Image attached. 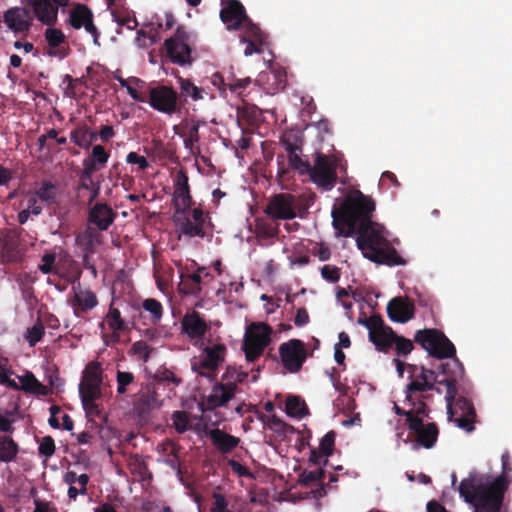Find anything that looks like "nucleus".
<instances>
[{"label": "nucleus", "instance_id": "obj_1", "mask_svg": "<svg viewBox=\"0 0 512 512\" xmlns=\"http://www.w3.org/2000/svg\"><path fill=\"white\" fill-rule=\"evenodd\" d=\"M375 202L356 190L331 212L337 236L356 234V244L365 258L388 266L404 265L405 260L390 245L384 235V227L372 221Z\"/></svg>", "mask_w": 512, "mask_h": 512}, {"label": "nucleus", "instance_id": "obj_2", "mask_svg": "<svg viewBox=\"0 0 512 512\" xmlns=\"http://www.w3.org/2000/svg\"><path fill=\"white\" fill-rule=\"evenodd\" d=\"M502 471L498 476L471 472L458 486L460 498L471 512H501L505 494L512 483V463L509 452L501 456Z\"/></svg>", "mask_w": 512, "mask_h": 512}, {"label": "nucleus", "instance_id": "obj_3", "mask_svg": "<svg viewBox=\"0 0 512 512\" xmlns=\"http://www.w3.org/2000/svg\"><path fill=\"white\" fill-rule=\"evenodd\" d=\"M411 380L404 389L407 395V401L418 405V412L426 411L429 408L426 401L430 398L425 392L435 390L441 393L436 387L437 384L446 386L445 400L447 403V413L452 415V403L457 395L456 383L464 375V367L459 359L441 363L437 370L428 369L424 366L410 365Z\"/></svg>", "mask_w": 512, "mask_h": 512}, {"label": "nucleus", "instance_id": "obj_4", "mask_svg": "<svg viewBox=\"0 0 512 512\" xmlns=\"http://www.w3.org/2000/svg\"><path fill=\"white\" fill-rule=\"evenodd\" d=\"M193 205L190 194L188 176L184 170H179L174 178L173 206L175 208L174 222L180 234L188 237L205 238L206 219L203 209L196 207L187 215Z\"/></svg>", "mask_w": 512, "mask_h": 512}, {"label": "nucleus", "instance_id": "obj_5", "mask_svg": "<svg viewBox=\"0 0 512 512\" xmlns=\"http://www.w3.org/2000/svg\"><path fill=\"white\" fill-rule=\"evenodd\" d=\"M195 45L196 36L181 25L165 40V55L173 64L181 67L191 66L197 59Z\"/></svg>", "mask_w": 512, "mask_h": 512}, {"label": "nucleus", "instance_id": "obj_6", "mask_svg": "<svg viewBox=\"0 0 512 512\" xmlns=\"http://www.w3.org/2000/svg\"><path fill=\"white\" fill-rule=\"evenodd\" d=\"M303 163L306 168L296 169L300 175H309L310 180L325 191L334 188L338 180L337 169L340 166L336 158L317 152L313 165L308 160H304Z\"/></svg>", "mask_w": 512, "mask_h": 512}, {"label": "nucleus", "instance_id": "obj_7", "mask_svg": "<svg viewBox=\"0 0 512 512\" xmlns=\"http://www.w3.org/2000/svg\"><path fill=\"white\" fill-rule=\"evenodd\" d=\"M103 382V369L100 362H89L82 374L79 384V396L84 410L88 414H98L96 401L102 398L101 385Z\"/></svg>", "mask_w": 512, "mask_h": 512}, {"label": "nucleus", "instance_id": "obj_8", "mask_svg": "<svg viewBox=\"0 0 512 512\" xmlns=\"http://www.w3.org/2000/svg\"><path fill=\"white\" fill-rule=\"evenodd\" d=\"M303 133L299 130H287L280 137V144L287 152L288 167L284 165L283 155L277 157L278 162V177L281 180L290 177V169L296 170L297 168H306L303 163L302 147H303Z\"/></svg>", "mask_w": 512, "mask_h": 512}, {"label": "nucleus", "instance_id": "obj_9", "mask_svg": "<svg viewBox=\"0 0 512 512\" xmlns=\"http://www.w3.org/2000/svg\"><path fill=\"white\" fill-rule=\"evenodd\" d=\"M414 341L420 344L430 356L437 359L449 358L450 361L458 359L456 357L454 344L438 329L430 328L418 330L415 333Z\"/></svg>", "mask_w": 512, "mask_h": 512}, {"label": "nucleus", "instance_id": "obj_10", "mask_svg": "<svg viewBox=\"0 0 512 512\" xmlns=\"http://www.w3.org/2000/svg\"><path fill=\"white\" fill-rule=\"evenodd\" d=\"M273 330L270 325L264 322L252 323L246 330L243 351L248 362H254L271 343Z\"/></svg>", "mask_w": 512, "mask_h": 512}, {"label": "nucleus", "instance_id": "obj_11", "mask_svg": "<svg viewBox=\"0 0 512 512\" xmlns=\"http://www.w3.org/2000/svg\"><path fill=\"white\" fill-rule=\"evenodd\" d=\"M226 352L227 348L222 343L205 347L198 358L191 360L192 371L205 378H214L225 361Z\"/></svg>", "mask_w": 512, "mask_h": 512}, {"label": "nucleus", "instance_id": "obj_12", "mask_svg": "<svg viewBox=\"0 0 512 512\" xmlns=\"http://www.w3.org/2000/svg\"><path fill=\"white\" fill-rule=\"evenodd\" d=\"M425 417H429V413L427 415H417L415 418H411L407 426L409 434L413 438L414 449L420 447L431 449L437 442L439 435L438 427L434 422L425 424Z\"/></svg>", "mask_w": 512, "mask_h": 512}, {"label": "nucleus", "instance_id": "obj_13", "mask_svg": "<svg viewBox=\"0 0 512 512\" xmlns=\"http://www.w3.org/2000/svg\"><path fill=\"white\" fill-rule=\"evenodd\" d=\"M148 103L156 111L167 115L180 112L179 96L170 86L158 85L151 88Z\"/></svg>", "mask_w": 512, "mask_h": 512}, {"label": "nucleus", "instance_id": "obj_14", "mask_svg": "<svg viewBox=\"0 0 512 512\" xmlns=\"http://www.w3.org/2000/svg\"><path fill=\"white\" fill-rule=\"evenodd\" d=\"M279 355L283 367L290 373H297L301 370L308 354L303 341L290 339L279 346Z\"/></svg>", "mask_w": 512, "mask_h": 512}, {"label": "nucleus", "instance_id": "obj_15", "mask_svg": "<svg viewBox=\"0 0 512 512\" xmlns=\"http://www.w3.org/2000/svg\"><path fill=\"white\" fill-rule=\"evenodd\" d=\"M68 24L75 30L84 28L91 35L93 43L100 46V31L94 24L93 11L85 4L76 3L69 12Z\"/></svg>", "mask_w": 512, "mask_h": 512}, {"label": "nucleus", "instance_id": "obj_16", "mask_svg": "<svg viewBox=\"0 0 512 512\" xmlns=\"http://www.w3.org/2000/svg\"><path fill=\"white\" fill-rule=\"evenodd\" d=\"M263 212L273 220H291L297 216L296 198L290 193L273 195Z\"/></svg>", "mask_w": 512, "mask_h": 512}, {"label": "nucleus", "instance_id": "obj_17", "mask_svg": "<svg viewBox=\"0 0 512 512\" xmlns=\"http://www.w3.org/2000/svg\"><path fill=\"white\" fill-rule=\"evenodd\" d=\"M22 2L25 3V7H11L3 13L4 24L14 34H27L32 27L33 18L36 19L26 1Z\"/></svg>", "mask_w": 512, "mask_h": 512}, {"label": "nucleus", "instance_id": "obj_18", "mask_svg": "<svg viewBox=\"0 0 512 512\" xmlns=\"http://www.w3.org/2000/svg\"><path fill=\"white\" fill-rule=\"evenodd\" d=\"M33 11L36 20L43 25H55L60 7H65L70 0H25Z\"/></svg>", "mask_w": 512, "mask_h": 512}, {"label": "nucleus", "instance_id": "obj_19", "mask_svg": "<svg viewBox=\"0 0 512 512\" xmlns=\"http://www.w3.org/2000/svg\"><path fill=\"white\" fill-rule=\"evenodd\" d=\"M372 329L369 334V340L375 345L380 352L387 353L393 346L395 341V332L389 326H386L380 315H372L370 321Z\"/></svg>", "mask_w": 512, "mask_h": 512}, {"label": "nucleus", "instance_id": "obj_20", "mask_svg": "<svg viewBox=\"0 0 512 512\" xmlns=\"http://www.w3.org/2000/svg\"><path fill=\"white\" fill-rule=\"evenodd\" d=\"M181 333L197 344L210 330V325L197 311L187 312L181 319Z\"/></svg>", "mask_w": 512, "mask_h": 512}, {"label": "nucleus", "instance_id": "obj_21", "mask_svg": "<svg viewBox=\"0 0 512 512\" xmlns=\"http://www.w3.org/2000/svg\"><path fill=\"white\" fill-rule=\"evenodd\" d=\"M73 298L70 305L76 317H83L85 313L93 310L99 303L97 295L91 289H83L78 283L72 287Z\"/></svg>", "mask_w": 512, "mask_h": 512}, {"label": "nucleus", "instance_id": "obj_22", "mask_svg": "<svg viewBox=\"0 0 512 512\" xmlns=\"http://www.w3.org/2000/svg\"><path fill=\"white\" fill-rule=\"evenodd\" d=\"M247 17L245 7L239 0H230L220 10V19L229 31L238 30Z\"/></svg>", "mask_w": 512, "mask_h": 512}, {"label": "nucleus", "instance_id": "obj_23", "mask_svg": "<svg viewBox=\"0 0 512 512\" xmlns=\"http://www.w3.org/2000/svg\"><path fill=\"white\" fill-rule=\"evenodd\" d=\"M117 212L106 203H96L88 213V222L96 226L97 231H106L115 221Z\"/></svg>", "mask_w": 512, "mask_h": 512}, {"label": "nucleus", "instance_id": "obj_24", "mask_svg": "<svg viewBox=\"0 0 512 512\" xmlns=\"http://www.w3.org/2000/svg\"><path fill=\"white\" fill-rule=\"evenodd\" d=\"M387 314L393 322L406 323L414 317V303L407 298L395 297L387 304Z\"/></svg>", "mask_w": 512, "mask_h": 512}, {"label": "nucleus", "instance_id": "obj_25", "mask_svg": "<svg viewBox=\"0 0 512 512\" xmlns=\"http://www.w3.org/2000/svg\"><path fill=\"white\" fill-rule=\"evenodd\" d=\"M44 38L49 47L47 54L50 57L65 58L68 55V48L62 47L66 44V36L62 30L54 28V25H47Z\"/></svg>", "mask_w": 512, "mask_h": 512}, {"label": "nucleus", "instance_id": "obj_26", "mask_svg": "<svg viewBox=\"0 0 512 512\" xmlns=\"http://www.w3.org/2000/svg\"><path fill=\"white\" fill-rule=\"evenodd\" d=\"M235 389L236 385L234 383H229L227 385L218 383L214 385L206 400L207 409L213 410L225 405L234 397Z\"/></svg>", "mask_w": 512, "mask_h": 512}, {"label": "nucleus", "instance_id": "obj_27", "mask_svg": "<svg viewBox=\"0 0 512 512\" xmlns=\"http://www.w3.org/2000/svg\"><path fill=\"white\" fill-rule=\"evenodd\" d=\"M101 243V234L96 228L86 226L75 235V244L81 252L95 253Z\"/></svg>", "mask_w": 512, "mask_h": 512}, {"label": "nucleus", "instance_id": "obj_28", "mask_svg": "<svg viewBox=\"0 0 512 512\" xmlns=\"http://www.w3.org/2000/svg\"><path fill=\"white\" fill-rule=\"evenodd\" d=\"M208 435L212 444L222 454L232 452L240 443V439L238 437L228 434L219 428L210 430Z\"/></svg>", "mask_w": 512, "mask_h": 512}, {"label": "nucleus", "instance_id": "obj_29", "mask_svg": "<svg viewBox=\"0 0 512 512\" xmlns=\"http://www.w3.org/2000/svg\"><path fill=\"white\" fill-rule=\"evenodd\" d=\"M160 407V401L155 391H147L138 394L136 401L134 402V412L136 415L145 419L152 410Z\"/></svg>", "mask_w": 512, "mask_h": 512}, {"label": "nucleus", "instance_id": "obj_30", "mask_svg": "<svg viewBox=\"0 0 512 512\" xmlns=\"http://www.w3.org/2000/svg\"><path fill=\"white\" fill-rule=\"evenodd\" d=\"M110 153L102 145H94L88 157L83 160V169L94 173L108 162Z\"/></svg>", "mask_w": 512, "mask_h": 512}, {"label": "nucleus", "instance_id": "obj_31", "mask_svg": "<svg viewBox=\"0 0 512 512\" xmlns=\"http://www.w3.org/2000/svg\"><path fill=\"white\" fill-rule=\"evenodd\" d=\"M179 291L185 295L198 296L202 290V275L196 271L193 273H181Z\"/></svg>", "mask_w": 512, "mask_h": 512}, {"label": "nucleus", "instance_id": "obj_32", "mask_svg": "<svg viewBox=\"0 0 512 512\" xmlns=\"http://www.w3.org/2000/svg\"><path fill=\"white\" fill-rule=\"evenodd\" d=\"M92 175V172L82 169L77 186L78 193H80L82 190H86L89 192V205H91L96 200L100 192V186L99 184L93 181Z\"/></svg>", "mask_w": 512, "mask_h": 512}, {"label": "nucleus", "instance_id": "obj_33", "mask_svg": "<svg viewBox=\"0 0 512 512\" xmlns=\"http://www.w3.org/2000/svg\"><path fill=\"white\" fill-rule=\"evenodd\" d=\"M20 447L9 435L0 436V462L10 463L16 460Z\"/></svg>", "mask_w": 512, "mask_h": 512}, {"label": "nucleus", "instance_id": "obj_34", "mask_svg": "<svg viewBox=\"0 0 512 512\" xmlns=\"http://www.w3.org/2000/svg\"><path fill=\"white\" fill-rule=\"evenodd\" d=\"M71 141L82 149H89L92 142L96 141L97 134L87 126H79L71 131Z\"/></svg>", "mask_w": 512, "mask_h": 512}, {"label": "nucleus", "instance_id": "obj_35", "mask_svg": "<svg viewBox=\"0 0 512 512\" xmlns=\"http://www.w3.org/2000/svg\"><path fill=\"white\" fill-rule=\"evenodd\" d=\"M19 380L21 382V390L25 392L41 396H47L49 393L48 388L39 382L32 372H27L25 375L20 376Z\"/></svg>", "mask_w": 512, "mask_h": 512}, {"label": "nucleus", "instance_id": "obj_36", "mask_svg": "<svg viewBox=\"0 0 512 512\" xmlns=\"http://www.w3.org/2000/svg\"><path fill=\"white\" fill-rule=\"evenodd\" d=\"M178 83L182 97H190L193 101H199L204 98V89L196 86L190 79L179 77Z\"/></svg>", "mask_w": 512, "mask_h": 512}, {"label": "nucleus", "instance_id": "obj_37", "mask_svg": "<svg viewBox=\"0 0 512 512\" xmlns=\"http://www.w3.org/2000/svg\"><path fill=\"white\" fill-rule=\"evenodd\" d=\"M105 320L114 334L128 330L126 322L121 317V312L113 304L110 305Z\"/></svg>", "mask_w": 512, "mask_h": 512}, {"label": "nucleus", "instance_id": "obj_38", "mask_svg": "<svg viewBox=\"0 0 512 512\" xmlns=\"http://www.w3.org/2000/svg\"><path fill=\"white\" fill-rule=\"evenodd\" d=\"M36 196L47 205H52L57 201L58 189L50 181H42L41 186L35 191Z\"/></svg>", "mask_w": 512, "mask_h": 512}, {"label": "nucleus", "instance_id": "obj_39", "mask_svg": "<svg viewBox=\"0 0 512 512\" xmlns=\"http://www.w3.org/2000/svg\"><path fill=\"white\" fill-rule=\"evenodd\" d=\"M285 410L289 416L302 418L308 414V408L298 396H289L286 399Z\"/></svg>", "mask_w": 512, "mask_h": 512}, {"label": "nucleus", "instance_id": "obj_40", "mask_svg": "<svg viewBox=\"0 0 512 512\" xmlns=\"http://www.w3.org/2000/svg\"><path fill=\"white\" fill-rule=\"evenodd\" d=\"M142 308L150 314L149 321L151 324L156 325L162 319L163 306L160 301L154 298H147L142 302Z\"/></svg>", "mask_w": 512, "mask_h": 512}, {"label": "nucleus", "instance_id": "obj_41", "mask_svg": "<svg viewBox=\"0 0 512 512\" xmlns=\"http://www.w3.org/2000/svg\"><path fill=\"white\" fill-rule=\"evenodd\" d=\"M256 235L259 238L264 239H270L275 238L278 236L280 230H279V224H273L270 222H267L263 219H258L256 221Z\"/></svg>", "mask_w": 512, "mask_h": 512}, {"label": "nucleus", "instance_id": "obj_42", "mask_svg": "<svg viewBox=\"0 0 512 512\" xmlns=\"http://www.w3.org/2000/svg\"><path fill=\"white\" fill-rule=\"evenodd\" d=\"M404 405L408 408H402L397 403H394L393 411L398 416H405L406 417V423L407 426L409 425V421L411 418H415L417 415H427L428 412H418V405H413V402L407 401V395H405V399L403 401Z\"/></svg>", "mask_w": 512, "mask_h": 512}, {"label": "nucleus", "instance_id": "obj_43", "mask_svg": "<svg viewBox=\"0 0 512 512\" xmlns=\"http://www.w3.org/2000/svg\"><path fill=\"white\" fill-rule=\"evenodd\" d=\"M116 383L117 393L124 395L128 391V387L136 383V378L132 372L117 370Z\"/></svg>", "mask_w": 512, "mask_h": 512}, {"label": "nucleus", "instance_id": "obj_44", "mask_svg": "<svg viewBox=\"0 0 512 512\" xmlns=\"http://www.w3.org/2000/svg\"><path fill=\"white\" fill-rule=\"evenodd\" d=\"M44 334V326L42 322L38 319L37 322L32 327L27 328L24 338L28 342L30 347H34L39 341H41Z\"/></svg>", "mask_w": 512, "mask_h": 512}, {"label": "nucleus", "instance_id": "obj_45", "mask_svg": "<svg viewBox=\"0 0 512 512\" xmlns=\"http://www.w3.org/2000/svg\"><path fill=\"white\" fill-rule=\"evenodd\" d=\"M454 408L456 410H460L461 414H468V415L476 414L473 403L465 397H459L457 399H456V397L454 398V401L452 403V415H450L448 413L450 419H452V417L455 414Z\"/></svg>", "mask_w": 512, "mask_h": 512}, {"label": "nucleus", "instance_id": "obj_46", "mask_svg": "<svg viewBox=\"0 0 512 512\" xmlns=\"http://www.w3.org/2000/svg\"><path fill=\"white\" fill-rule=\"evenodd\" d=\"M243 121L248 125H255L261 119V110L255 105L245 104L242 110Z\"/></svg>", "mask_w": 512, "mask_h": 512}, {"label": "nucleus", "instance_id": "obj_47", "mask_svg": "<svg viewBox=\"0 0 512 512\" xmlns=\"http://www.w3.org/2000/svg\"><path fill=\"white\" fill-rule=\"evenodd\" d=\"M171 419L173 427L179 434H182L189 429V418L185 411H174Z\"/></svg>", "mask_w": 512, "mask_h": 512}, {"label": "nucleus", "instance_id": "obj_48", "mask_svg": "<svg viewBox=\"0 0 512 512\" xmlns=\"http://www.w3.org/2000/svg\"><path fill=\"white\" fill-rule=\"evenodd\" d=\"M153 351L145 341L139 340L132 344L131 352L141 359L144 363L148 362L150 354Z\"/></svg>", "mask_w": 512, "mask_h": 512}, {"label": "nucleus", "instance_id": "obj_49", "mask_svg": "<svg viewBox=\"0 0 512 512\" xmlns=\"http://www.w3.org/2000/svg\"><path fill=\"white\" fill-rule=\"evenodd\" d=\"M244 27V33L241 36H246L248 39H265V35L262 30L247 17V20L243 21L242 26Z\"/></svg>", "mask_w": 512, "mask_h": 512}, {"label": "nucleus", "instance_id": "obj_50", "mask_svg": "<svg viewBox=\"0 0 512 512\" xmlns=\"http://www.w3.org/2000/svg\"><path fill=\"white\" fill-rule=\"evenodd\" d=\"M323 477L324 470L321 467H318L315 470L303 471L302 474L300 475V482L305 486H309L318 481H321Z\"/></svg>", "mask_w": 512, "mask_h": 512}, {"label": "nucleus", "instance_id": "obj_51", "mask_svg": "<svg viewBox=\"0 0 512 512\" xmlns=\"http://www.w3.org/2000/svg\"><path fill=\"white\" fill-rule=\"evenodd\" d=\"M199 128H200V122L192 120V123L188 130V135L184 139L185 148L192 150L194 144L199 142V140H200Z\"/></svg>", "mask_w": 512, "mask_h": 512}, {"label": "nucleus", "instance_id": "obj_52", "mask_svg": "<svg viewBox=\"0 0 512 512\" xmlns=\"http://www.w3.org/2000/svg\"><path fill=\"white\" fill-rule=\"evenodd\" d=\"M240 41L246 44L244 54L250 56L254 53H261V46L265 43V39H248L246 36H240Z\"/></svg>", "mask_w": 512, "mask_h": 512}, {"label": "nucleus", "instance_id": "obj_53", "mask_svg": "<svg viewBox=\"0 0 512 512\" xmlns=\"http://www.w3.org/2000/svg\"><path fill=\"white\" fill-rule=\"evenodd\" d=\"M336 433L331 430L327 432L320 441L319 449L322 450L326 457H329L333 454L334 446H335Z\"/></svg>", "mask_w": 512, "mask_h": 512}, {"label": "nucleus", "instance_id": "obj_54", "mask_svg": "<svg viewBox=\"0 0 512 512\" xmlns=\"http://www.w3.org/2000/svg\"><path fill=\"white\" fill-rule=\"evenodd\" d=\"M393 345L396 347V352L399 356H406L413 350V343L411 340L404 338L403 336H398L395 334V341H393Z\"/></svg>", "mask_w": 512, "mask_h": 512}, {"label": "nucleus", "instance_id": "obj_55", "mask_svg": "<svg viewBox=\"0 0 512 512\" xmlns=\"http://www.w3.org/2000/svg\"><path fill=\"white\" fill-rule=\"evenodd\" d=\"M38 452L46 458L51 457L55 453L54 439L51 436H44L39 443Z\"/></svg>", "mask_w": 512, "mask_h": 512}, {"label": "nucleus", "instance_id": "obj_56", "mask_svg": "<svg viewBox=\"0 0 512 512\" xmlns=\"http://www.w3.org/2000/svg\"><path fill=\"white\" fill-rule=\"evenodd\" d=\"M475 415L461 414L459 417L454 418L456 425L465 430L466 432H472L475 429Z\"/></svg>", "mask_w": 512, "mask_h": 512}, {"label": "nucleus", "instance_id": "obj_57", "mask_svg": "<svg viewBox=\"0 0 512 512\" xmlns=\"http://www.w3.org/2000/svg\"><path fill=\"white\" fill-rule=\"evenodd\" d=\"M210 512H233L228 508V502L226 498L220 493L213 494V503L210 508Z\"/></svg>", "mask_w": 512, "mask_h": 512}, {"label": "nucleus", "instance_id": "obj_58", "mask_svg": "<svg viewBox=\"0 0 512 512\" xmlns=\"http://www.w3.org/2000/svg\"><path fill=\"white\" fill-rule=\"evenodd\" d=\"M321 276L331 283H336L340 279V269L334 265H324L321 268Z\"/></svg>", "mask_w": 512, "mask_h": 512}, {"label": "nucleus", "instance_id": "obj_59", "mask_svg": "<svg viewBox=\"0 0 512 512\" xmlns=\"http://www.w3.org/2000/svg\"><path fill=\"white\" fill-rule=\"evenodd\" d=\"M112 15L114 17V20L120 25V26H126L129 30H134L138 26L137 19L135 16H131L129 14L127 15H119L115 11L112 10Z\"/></svg>", "mask_w": 512, "mask_h": 512}, {"label": "nucleus", "instance_id": "obj_60", "mask_svg": "<svg viewBox=\"0 0 512 512\" xmlns=\"http://www.w3.org/2000/svg\"><path fill=\"white\" fill-rule=\"evenodd\" d=\"M156 379L159 382L172 383L174 386L180 384L181 379L178 378L171 370L164 368L163 370H158L156 373Z\"/></svg>", "mask_w": 512, "mask_h": 512}, {"label": "nucleus", "instance_id": "obj_61", "mask_svg": "<svg viewBox=\"0 0 512 512\" xmlns=\"http://www.w3.org/2000/svg\"><path fill=\"white\" fill-rule=\"evenodd\" d=\"M56 260V254L54 252L45 253L42 256V264L39 265V270L43 274H50L53 271V266Z\"/></svg>", "mask_w": 512, "mask_h": 512}, {"label": "nucleus", "instance_id": "obj_62", "mask_svg": "<svg viewBox=\"0 0 512 512\" xmlns=\"http://www.w3.org/2000/svg\"><path fill=\"white\" fill-rule=\"evenodd\" d=\"M126 162L128 164H137L141 170H146L149 167L148 160L136 152L128 153L126 156Z\"/></svg>", "mask_w": 512, "mask_h": 512}, {"label": "nucleus", "instance_id": "obj_63", "mask_svg": "<svg viewBox=\"0 0 512 512\" xmlns=\"http://www.w3.org/2000/svg\"><path fill=\"white\" fill-rule=\"evenodd\" d=\"M38 197L36 194L30 196L26 201V210H29L32 215L38 216L42 213L43 208L38 204Z\"/></svg>", "mask_w": 512, "mask_h": 512}, {"label": "nucleus", "instance_id": "obj_64", "mask_svg": "<svg viewBox=\"0 0 512 512\" xmlns=\"http://www.w3.org/2000/svg\"><path fill=\"white\" fill-rule=\"evenodd\" d=\"M18 247V234L16 232H8L5 236L4 249L8 252L15 251Z\"/></svg>", "mask_w": 512, "mask_h": 512}]
</instances>
